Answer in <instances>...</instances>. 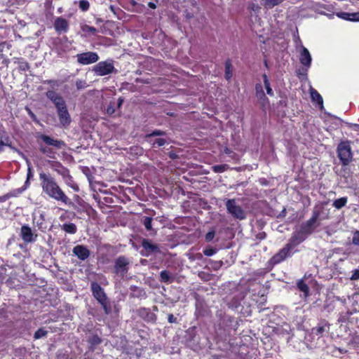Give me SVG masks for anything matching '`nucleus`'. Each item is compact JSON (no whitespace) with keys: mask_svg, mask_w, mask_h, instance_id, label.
<instances>
[{"mask_svg":"<svg viewBox=\"0 0 359 359\" xmlns=\"http://www.w3.org/2000/svg\"><path fill=\"white\" fill-rule=\"evenodd\" d=\"M313 229L314 214L309 220L296 228L288 242L269 259V264L275 266L291 257L297 251L294 248L303 243L312 233Z\"/></svg>","mask_w":359,"mask_h":359,"instance_id":"nucleus-1","label":"nucleus"},{"mask_svg":"<svg viewBox=\"0 0 359 359\" xmlns=\"http://www.w3.org/2000/svg\"><path fill=\"white\" fill-rule=\"evenodd\" d=\"M39 179L42 192L47 196L68 206L74 205V203L66 195L56 179L50 173L41 171L39 174Z\"/></svg>","mask_w":359,"mask_h":359,"instance_id":"nucleus-2","label":"nucleus"},{"mask_svg":"<svg viewBox=\"0 0 359 359\" xmlns=\"http://www.w3.org/2000/svg\"><path fill=\"white\" fill-rule=\"evenodd\" d=\"M46 95L55 104L60 123L65 128L69 126L72 118L64 98L53 90H48Z\"/></svg>","mask_w":359,"mask_h":359,"instance_id":"nucleus-3","label":"nucleus"},{"mask_svg":"<svg viewBox=\"0 0 359 359\" xmlns=\"http://www.w3.org/2000/svg\"><path fill=\"white\" fill-rule=\"evenodd\" d=\"M41 140L45 145L39 143V151L41 154H44L50 158H55L57 152L54 148L60 149L65 146L64 141L61 140H55L50 136L45 134H40L38 136V140Z\"/></svg>","mask_w":359,"mask_h":359,"instance_id":"nucleus-4","label":"nucleus"},{"mask_svg":"<svg viewBox=\"0 0 359 359\" xmlns=\"http://www.w3.org/2000/svg\"><path fill=\"white\" fill-rule=\"evenodd\" d=\"M130 261L124 255L118 256L114 261L113 273L123 278L128 273Z\"/></svg>","mask_w":359,"mask_h":359,"instance_id":"nucleus-5","label":"nucleus"},{"mask_svg":"<svg viewBox=\"0 0 359 359\" xmlns=\"http://www.w3.org/2000/svg\"><path fill=\"white\" fill-rule=\"evenodd\" d=\"M337 156L343 165H347L353 158L351 147L347 142H342L337 147Z\"/></svg>","mask_w":359,"mask_h":359,"instance_id":"nucleus-6","label":"nucleus"},{"mask_svg":"<svg viewBox=\"0 0 359 359\" xmlns=\"http://www.w3.org/2000/svg\"><path fill=\"white\" fill-rule=\"evenodd\" d=\"M93 72L95 75L103 76L111 73L117 72L114 67V61L112 60L101 61L93 67Z\"/></svg>","mask_w":359,"mask_h":359,"instance_id":"nucleus-7","label":"nucleus"},{"mask_svg":"<svg viewBox=\"0 0 359 359\" xmlns=\"http://www.w3.org/2000/svg\"><path fill=\"white\" fill-rule=\"evenodd\" d=\"M225 205L227 212L233 218L240 220L245 218V211L237 204L236 199H226Z\"/></svg>","mask_w":359,"mask_h":359,"instance_id":"nucleus-8","label":"nucleus"},{"mask_svg":"<svg viewBox=\"0 0 359 359\" xmlns=\"http://www.w3.org/2000/svg\"><path fill=\"white\" fill-rule=\"evenodd\" d=\"M77 62L83 65L95 63L98 61L99 55L95 52H85L76 55Z\"/></svg>","mask_w":359,"mask_h":359,"instance_id":"nucleus-9","label":"nucleus"},{"mask_svg":"<svg viewBox=\"0 0 359 359\" xmlns=\"http://www.w3.org/2000/svg\"><path fill=\"white\" fill-rule=\"evenodd\" d=\"M20 236L26 243L35 242L38 237V235L34 233L31 227L27 224H24L21 226Z\"/></svg>","mask_w":359,"mask_h":359,"instance_id":"nucleus-10","label":"nucleus"},{"mask_svg":"<svg viewBox=\"0 0 359 359\" xmlns=\"http://www.w3.org/2000/svg\"><path fill=\"white\" fill-rule=\"evenodd\" d=\"M90 290L93 296L99 303L104 302L107 299H108L103 288L100 286V285L98 283L95 281L92 282L90 283Z\"/></svg>","mask_w":359,"mask_h":359,"instance_id":"nucleus-11","label":"nucleus"},{"mask_svg":"<svg viewBox=\"0 0 359 359\" xmlns=\"http://www.w3.org/2000/svg\"><path fill=\"white\" fill-rule=\"evenodd\" d=\"M137 313L140 318L149 323H156L157 320V316L151 311L150 309L141 307L137 311Z\"/></svg>","mask_w":359,"mask_h":359,"instance_id":"nucleus-12","label":"nucleus"},{"mask_svg":"<svg viewBox=\"0 0 359 359\" xmlns=\"http://www.w3.org/2000/svg\"><path fill=\"white\" fill-rule=\"evenodd\" d=\"M48 164L53 171L56 172L63 178L69 176V169L65 167L60 161L48 160Z\"/></svg>","mask_w":359,"mask_h":359,"instance_id":"nucleus-13","label":"nucleus"},{"mask_svg":"<svg viewBox=\"0 0 359 359\" xmlns=\"http://www.w3.org/2000/svg\"><path fill=\"white\" fill-rule=\"evenodd\" d=\"M141 245L145 250V253L142 252V255L149 256L152 253H157L160 252L158 245L151 243V241L147 238H143L141 243Z\"/></svg>","mask_w":359,"mask_h":359,"instance_id":"nucleus-14","label":"nucleus"},{"mask_svg":"<svg viewBox=\"0 0 359 359\" xmlns=\"http://www.w3.org/2000/svg\"><path fill=\"white\" fill-rule=\"evenodd\" d=\"M73 253L81 260L88 259L90 255L88 248L83 245H77L73 248Z\"/></svg>","mask_w":359,"mask_h":359,"instance_id":"nucleus-15","label":"nucleus"},{"mask_svg":"<svg viewBox=\"0 0 359 359\" xmlns=\"http://www.w3.org/2000/svg\"><path fill=\"white\" fill-rule=\"evenodd\" d=\"M54 28L56 32L59 34L66 33L69 29L68 21L62 17H57L54 22Z\"/></svg>","mask_w":359,"mask_h":359,"instance_id":"nucleus-16","label":"nucleus"},{"mask_svg":"<svg viewBox=\"0 0 359 359\" xmlns=\"http://www.w3.org/2000/svg\"><path fill=\"white\" fill-rule=\"evenodd\" d=\"M1 127L4 128L2 126ZM1 131L3 135L0 136V154L4 150V147H8L12 149H15V148L13 147L11 139L7 135L4 128H3Z\"/></svg>","mask_w":359,"mask_h":359,"instance_id":"nucleus-17","label":"nucleus"},{"mask_svg":"<svg viewBox=\"0 0 359 359\" xmlns=\"http://www.w3.org/2000/svg\"><path fill=\"white\" fill-rule=\"evenodd\" d=\"M222 322L224 326L227 328L228 331L231 330H233L234 331H236L239 325L238 322L233 316H225L223 318Z\"/></svg>","mask_w":359,"mask_h":359,"instance_id":"nucleus-18","label":"nucleus"},{"mask_svg":"<svg viewBox=\"0 0 359 359\" xmlns=\"http://www.w3.org/2000/svg\"><path fill=\"white\" fill-rule=\"evenodd\" d=\"M123 102V99L122 97L118 98L117 104L114 102H111L106 109V113L109 116L114 115V113L116 112V107L117 106L118 108L121 107Z\"/></svg>","mask_w":359,"mask_h":359,"instance_id":"nucleus-19","label":"nucleus"},{"mask_svg":"<svg viewBox=\"0 0 359 359\" xmlns=\"http://www.w3.org/2000/svg\"><path fill=\"white\" fill-rule=\"evenodd\" d=\"M300 62L304 65H309L311 62V57L309 50L306 48H303L301 52Z\"/></svg>","mask_w":359,"mask_h":359,"instance_id":"nucleus-20","label":"nucleus"},{"mask_svg":"<svg viewBox=\"0 0 359 359\" xmlns=\"http://www.w3.org/2000/svg\"><path fill=\"white\" fill-rule=\"evenodd\" d=\"M61 229L67 233L75 234L77 231V226L74 223H65L61 225Z\"/></svg>","mask_w":359,"mask_h":359,"instance_id":"nucleus-21","label":"nucleus"},{"mask_svg":"<svg viewBox=\"0 0 359 359\" xmlns=\"http://www.w3.org/2000/svg\"><path fill=\"white\" fill-rule=\"evenodd\" d=\"M225 74L224 77L229 81L233 76V67L230 59H227L225 62Z\"/></svg>","mask_w":359,"mask_h":359,"instance_id":"nucleus-22","label":"nucleus"},{"mask_svg":"<svg viewBox=\"0 0 359 359\" xmlns=\"http://www.w3.org/2000/svg\"><path fill=\"white\" fill-rule=\"evenodd\" d=\"M102 341V339L97 334H93L88 339L90 348L92 349H94L97 346L100 345Z\"/></svg>","mask_w":359,"mask_h":359,"instance_id":"nucleus-23","label":"nucleus"},{"mask_svg":"<svg viewBox=\"0 0 359 359\" xmlns=\"http://www.w3.org/2000/svg\"><path fill=\"white\" fill-rule=\"evenodd\" d=\"M297 288L304 293V296L307 297L309 295V288L305 283L304 279L299 280L297 283Z\"/></svg>","mask_w":359,"mask_h":359,"instance_id":"nucleus-24","label":"nucleus"},{"mask_svg":"<svg viewBox=\"0 0 359 359\" xmlns=\"http://www.w3.org/2000/svg\"><path fill=\"white\" fill-rule=\"evenodd\" d=\"M262 79H263V81H264L265 89L266 90V93L269 96H273L274 93H273V91L271 87L268 76L266 74H264L262 75Z\"/></svg>","mask_w":359,"mask_h":359,"instance_id":"nucleus-25","label":"nucleus"},{"mask_svg":"<svg viewBox=\"0 0 359 359\" xmlns=\"http://www.w3.org/2000/svg\"><path fill=\"white\" fill-rule=\"evenodd\" d=\"M160 280L165 283H171L173 281L172 278L170 277V273L166 270L161 271Z\"/></svg>","mask_w":359,"mask_h":359,"instance_id":"nucleus-26","label":"nucleus"},{"mask_svg":"<svg viewBox=\"0 0 359 359\" xmlns=\"http://www.w3.org/2000/svg\"><path fill=\"white\" fill-rule=\"evenodd\" d=\"M147 141L152 145L153 147H160L165 145L167 143V141L164 138H156L155 140H147Z\"/></svg>","mask_w":359,"mask_h":359,"instance_id":"nucleus-27","label":"nucleus"},{"mask_svg":"<svg viewBox=\"0 0 359 359\" xmlns=\"http://www.w3.org/2000/svg\"><path fill=\"white\" fill-rule=\"evenodd\" d=\"M348 198L347 197H341L338 199H336L333 203V206L337 209H341L346 205L347 203Z\"/></svg>","mask_w":359,"mask_h":359,"instance_id":"nucleus-28","label":"nucleus"},{"mask_svg":"<svg viewBox=\"0 0 359 359\" xmlns=\"http://www.w3.org/2000/svg\"><path fill=\"white\" fill-rule=\"evenodd\" d=\"M229 168V165L227 164H219L215 165L212 167V170L215 173H221Z\"/></svg>","mask_w":359,"mask_h":359,"instance_id":"nucleus-29","label":"nucleus"},{"mask_svg":"<svg viewBox=\"0 0 359 359\" xmlns=\"http://www.w3.org/2000/svg\"><path fill=\"white\" fill-rule=\"evenodd\" d=\"M26 189H27V188L25 187L22 186V187H20V188H18L15 189H13L12 191H11L10 192H8L7 194L9 196V198H13V197H18Z\"/></svg>","mask_w":359,"mask_h":359,"instance_id":"nucleus-30","label":"nucleus"},{"mask_svg":"<svg viewBox=\"0 0 359 359\" xmlns=\"http://www.w3.org/2000/svg\"><path fill=\"white\" fill-rule=\"evenodd\" d=\"M165 135H166V133L165 131L158 130V129H156V130H153L151 133L147 134L145 135V138L147 140H149L154 136H164Z\"/></svg>","mask_w":359,"mask_h":359,"instance_id":"nucleus-31","label":"nucleus"},{"mask_svg":"<svg viewBox=\"0 0 359 359\" xmlns=\"http://www.w3.org/2000/svg\"><path fill=\"white\" fill-rule=\"evenodd\" d=\"M100 304L102 306V309H103V310L104 311V313L106 315H109L111 313V311H112L111 306V305L109 304V302L108 299H107L104 302H100Z\"/></svg>","mask_w":359,"mask_h":359,"instance_id":"nucleus-32","label":"nucleus"},{"mask_svg":"<svg viewBox=\"0 0 359 359\" xmlns=\"http://www.w3.org/2000/svg\"><path fill=\"white\" fill-rule=\"evenodd\" d=\"M81 30L83 32L90 33L93 35L96 34V33L97 32V29L95 27L90 26L88 25H83V26H81Z\"/></svg>","mask_w":359,"mask_h":359,"instance_id":"nucleus-33","label":"nucleus"},{"mask_svg":"<svg viewBox=\"0 0 359 359\" xmlns=\"http://www.w3.org/2000/svg\"><path fill=\"white\" fill-rule=\"evenodd\" d=\"M40 222H37L36 226L39 230H41L42 231H44L46 229V226L45 225V215L43 213L40 214Z\"/></svg>","mask_w":359,"mask_h":359,"instance_id":"nucleus-34","label":"nucleus"},{"mask_svg":"<svg viewBox=\"0 0 359 359\" xmlns=\"http://www.w3.org/2000/svg\"><path fill=\"white\" fill-rule=\"evenodd\" d=\"M79 8L81 11L86 12L90 8V3L87 0H80L79 3Z\"/></svg>","mask_w":359,"mask_h":359,"instance_id":"nucleus-35","label":"nucleus"},{"mask_svg":"<svg viewBox=\"0 0 359 359\" xmlns=\"http://www.w3.org/2000/svg\"><path fill=\"white\" fill-rule=\"evenodd\" d=\"M47 334L48 332L45 330L43 328H39L35 332L34 334V339H39L43 337H46Z\"/></svg>","mask_w":359,"mask_h":359,"instance_id":"nucleus-36","label":"nucleus"},{"mask_svg":"<svg viewBox=\"0 0 359 359\" xmlns=\"http://www.w3.org/2000/svg\"><path fill=\"white\" fill-rule=\"evenodd\" d=\"M316 104L319 106L321 111L323 110V97L317 90H316Z\"/></svg>","mask_w":359,"mask_h":359,"instance_id":"nucleus-37","label":"nucleus"},{"mask_svg":"<svg viewBox=\"0 0 359 359\" xmlns=\"http://www.w3.org/2000/svg\"><path fill=\"white\" fill-rule=\"evenodd\" d=\"M152 221H153V219L150 217H144L143 224L147 231H150L151 229Z\"/></svg>","mask_w":359,"mask_h":359,"instance_id":"nucleus-38","label":"nucleus"},{"mask_svg":"<svg viewBox=\"0 0 359 359\" xmlns=\"http://www.w3.org/2000/svg\"><path fill=\"white\" fill-rule=\"evenodd\" d=\"M264 90H263V88H262V86L261 83H257L255 85V95H256V97H264Z\"/></svg>","mask_w":359,"mask_h":359,"instance_id":"nucleus-39","label":"nucleus"},{"mask_svg":"<svg viewBox=\"0 0 359 359\" xmlns=\"http://www.w3.org/2000/svg\"><path fill=\"white\" fill-rule=\"evenodd\" d=\"M217 252V249L215 248L208 247L203 250V252L204 255L210 257L215 255Z\"/></svg>","mask_w":359,"mask_h":359,"instance_id":"nucleus-40","label":"nucleus"},{"mask_svg":"<svg viewBox=\"0 0 359 359\" xmlns=\"http://www.w3.org/2000/svg\"><path fill=\"white\" fill-rule=\"evenodd\" d=\"M33 177V174H32V169L30 167H28V170H27V180L25 182V184L23 185L24 187H25L27 189L29 187L30 185V182H29V180L30 179Z\"/></svg>","mask_w":359,"mask_h":359,"instance_id":"nucleus-41","label":"nucleus"},{"mask_svg":"<svg viewBox=\"0 0 359 359\" xmlns=\"http://www.w3.org/2000/svg\"><path fill=\"white\" fill-rule=\"evenodd\" d=\"M336 15L343 20L350 21V13L348 12H339L336 13Z\"/></svg>","mask_w":359,"mask_h":359,"instance_id":"nucleus-42","label":"nucleus"},{"mask_svg":"<svg viewBox=\"0 0 359 359\" xmlns=\"http://www.w3.org/2000/svg\"><path fill=\"white\" fill-rule=\"evenodd\" d=\"M69 180L72 181L71 183H68L67 185L72 188L74 191H79V185L73 181V177L69 175V176H67Z\"/></svg>","mask_w":359,"mask_h":359,"instance_id":"nucleus-43","label":"nucleus"},{"mask_svg":"<svg viewBox=\"0 0 359 359\" xmlns=\"http://www.w3.org/2000/svg\"><path fill=\"white\" fill-rule=\"evenodd\" d=\"M215 231L212 230V231H208L205 234V239L207 242H210L213 240V238H215Z\"/></svg>","mask_w":359,"mask_h":359,"instance_id":"nucleus-44","label":"nucleus"},{"mask_svg":"<svg viewBox=\"0 0 359 359\" xmlns=\"http://www.w3.org/2000/svg\"><path fill=\"white\" fill-rule=\"evenodd\" d=\"M351 22H359V11L355 13H350Z\"/></svg>","mask_w":359,"mask_h":359,"instance_id":"nucleus-45","label":"nucleus"},{"mask_svg":"<svg viewBox=\"0 0 359 359\" xmlns=\"http://www.w3.org/2000/svg\"><path fill=\"white\" fill-rule=\"evenodd\" d=\"M283 0H266V4L270 7H273L281 3Z\"/></svg>","mask_w":359,"mask_h":359,"instance_id":"nucleus-46","label":"nucleus"},{"mask_svg":"<svg viewBox=\"0 0 359 359\" xmlns=\"http://www.w3.org/2000/svg\"><path fill=\"white\" fill-rule=\"evenodd\" d=\"M316 12L320 13V14H324V15H327L328 16L329 18H332L333 16H334V13H327V14H325V13L324 11H323L321 10V6L316 4Z\"/></svg>","mask_w":359,"mask_h":359,"instance_id":"nucleus-47","label":"nucleus"},{"mask_svg":"<svg viewBox=\"0 0 359 359\" xmlns=\"http://www.w3.org/2000/svg\"><path fill=\"white\" fill-rule=\"evenodd\" d=\"M76 86L77 89H79V90L83 89L86 87V83L85 81L77 80L76 81Z\"/></svg>","mask_w":359,"mask_h":359,"instance_id":"nucleus-48","label":"nucleus"},{"mask_svg":"<svg viewBox=\"0 0 359 359\" xmlns=\"http://www.w3.org/2000/svg\"><path fill=\"white\" fill-rule=\"evenodd\" d=\"M352 242L354 245H359V231L354 233Z\"/></svg>","mask_w":359,"mask_h":359,"instance_id":"nucleus-49","label":"nucleus"},{"mask_svg":"<svg viewBox=\"0 0 359 359\" xmlns=\"http://www.w3.org/2000/svg\"><path fill=\"white\" fill-rule=\"evenodd\" d=\"M19 67H20V70L25 72L29 69V65L27 62L25 61V62H21L20 63Z\"/></svg>","mask_w":359,"mask_h":359,"instance_id":"nucleus-50","label":"nucleus"},{"mask_svg":"<svg viewBox=\"0 0 359 359\" xmlns=\"http://www.w3.org/2000/svg\"><path fill=\"white\" fill-rule=\"evenodd\" d=\"M351 280H359V269H355L352 271Z\"/></svg>","mask_w":359,"mask_h":359,"instance_id":"nucleus-51","label":"nucleus"},{"mask_svg":"<svg viewBox=\"0 0 359 359\" xmlns=\"http://www.w3.org/2000/svg\"><path fill=\"white\" fill-rule=\"evenodd\" d=\"M258 100L260 101L262 106H265L266 104H269V101L268 97L266 96V95H264V97H257Z\"/></svg>","mask_w":359,"mask_h":359,"instance_id":"nucleus-52","label":"nucleus"},{"mask_svg":"<svg viewBox=\"0 0 359 359\" xmlns=\"http://www.w3.org/2000/svg\"><path fill=\"white\" fill-rule=\"evenodd\" d=\"M168 320L170 323H174L177 322V318L174 316L173 314L170 313L168 316Z\"/></svg>","mask_w":359,"mask_h":359,"instance_id":"nucleus-53","label":"nucleus"},{"mask_svg":"<svg viewBox=\"0 0 359 359\" xmlns=\"http://www.w3.org/2000/svg\"><path fill=\"white\" fill-rule=\"evenodd\" d=\"M9 199V196L8 194H6L3 196H0V203H4Z\"/></svg>","mask_w":359,"mask_h":359,"instance_id":"nucleus-54","label":"nucleus"},{"mask_svg":"<svg viewBox=\"0 0 359 359\" xmlns=\"http://www.w3.org/2000/svg\"><path fill=\"white\" fill-rule=\"evenodd\" d=\"M310 97L312 102H314V88L313 87H310Z\"/></svg>","mask_w":359,"mask_h":359,"instance_id":"nucleus-55","label":"nucleus"},{"mask_svg":"<svg viewBox=\"0 0 359 359\" xmlns=\"http://www.w3.org/2000/svg\"><path fill=\"white\" fill-rule=\"evenodd\" d=\"M83 173L87 176L88 181L90 183L92 182L93 176L90 174H88V172L83 171Z\"/></svg>","mask_w":359,"mask_h":359,"instance_id":"nucleus-56","label":"nucleus"},{"mask_svg":"<svg viewBox=\"0 0 359 359\" xmlns=\"http://www.w3.org/2000/svg\"><path fill=\"white\" fill-rule=\"evenodd\" d=\"M148 6L152 9H155L156 8V4L151 1L148 3Z\"/></svg>","mask_w":359,"mask_h":359,"instance_id":"nucleus-57","label":"nucleus"},{"mask_svg":"<svg viewBox=\"0 0 359 359\" xmlns=\"http://www.w3.org/2000/svg\"><path fill=\"white\" fill-rule=\"evenodd\" d=\"M324 329L323 327H318L317 329V332H316V334H321L323 332Z\"/></svg>","mask_w":359,"mask_h":359,"instance_id":"nucleus-58","label":"nucleus"},{"mask_svg":"<svg viewBox=\"0 0 359 359\" xmlns=\"http://www.w3.org/2000/svg\"><path fill=\"white\" fill-rule=\"evenodd\" d=\"M66 218L67 216L65 215V214H62L59 217L60 221H64L65 219H66Z\"/></svg>","mask_w":359,"mask_h":359,"instance_id":"nucleus-59","label":"nucleus"},{"mask_svg":"<svg viewBox=\"0 0 359 359\" xmlns=\"http://www.w3.org/2000/svg\"><path fill=\"white\" fill-rule=\"evenodd\" d=\"M28 111H29V114L30 115V116L32 118H34L35 117L34 114L29 109H28Z\"/></svg>","mask_w":359,"mask_h":359,"instance_id":"nucleus-60","label":"nucleus"},{"mask_svg":"<svg viewBox=\"0 0 359 359\" xmlns=\"http://www.w3.org/2000/svg\"><path fill=\"white\" fill-rule=\"evenodd\" d=\"M264 66L269 69V65H268V62H267V60L266 59H264Z\"/></svg>","mask_w":359,"mask_h":359,"instance_id":"nucleus-61","label":"nucleus"},{"mask_svg":"<svg viewBox=\"0 0 359 359\" xmlns=\"http://www.w3.org/2000/svg\"><path fill=\"white\" fill-rule=\"evenodd\" d=\"M210 359H220L219 355H213Z\"/></svg>","mask_w":359,"mask_h":359,"instance_id":"nucleus-62","label":"nucleus"},{"mask_svg":"<svg viewBox=\"0 0 359 359\" xmlns=\"http://www.w3.org/2000/svg\"><path fill=\"white\" fill-rule=\"evenodd\" d=\"M224 152H225L226 154H230L231 151H230V149H229L226 148V149H224Z\"/></svg>","mask_w":359,"mask_h":359,"instance_id":"nucleus-63","label":"nucleus"},{"mask_svg":"<svg viewBox=\"0 0 359 359\" xmlns=\"http://www.w3.org/2000/svg\"><path fill=\"white\" fill-rule=\"evenodd\" d=\"M153 310L157 311H158V307L156 306H153Z\"/></svg>","mask_w":359,"mask_h":359,"instance_id":"nucleus-64","label":"nucleus"}]
</instances>
